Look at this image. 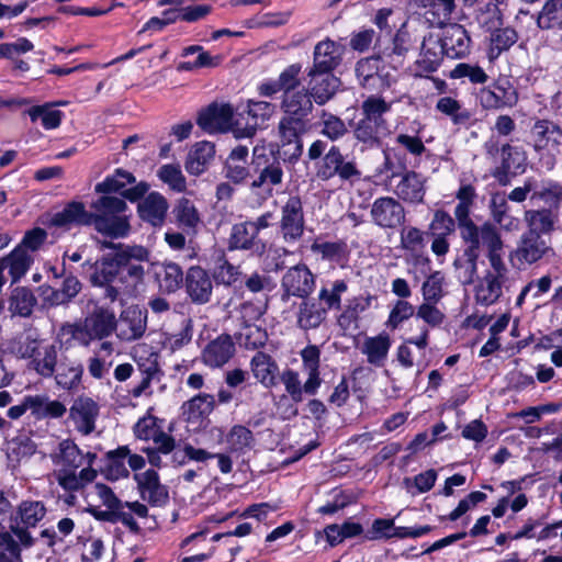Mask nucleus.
I'll return each instance as SVG.
<instances>
[{"instance_id":"1","label":"nucleus","mask_w":562,"mask_h":562,"mask_svg":"<svg viewBox=\"0 0 562 562\" xmlns=\"http://www.w3.org/2000/svg\"><path fill=\"white\" fill-rule=\"evenodd\" d=\"M102 247L114 249L93 263L89 281L93 286L104 290L103 297L111 303L122 295L135 296L137 286L143 284L145 269L143 262L149 261V250L139 245L102 243Z\"/></svg>"},{"instance_id":"2","label":"nucleus","mask_w":562,"mask_h":562,"mask_svg":"<svg viewBox=\"0 0 562 562\" xmlns=\"http://www.w3.org/2000/svg\"><path fill=\"white\" fill-rule=\"evenodd\" d=\"M280 109L283 112L278 124L280 147L283 148V161H296L303 153L302 136L310 130L308 115L314 105L308 90L301 88L282 94Z\"/></svg>"},{"instance_id":"3","label":"nucleus","mask_w":562,"mask_h":562,"mask_svg":"<svg viewBox=\"0 0 562 562\" xmlns=\"http://www.w3.org/2000/svg\"><path fill=\"white\" fill-rule=\"evenodd\" d=\"M472 205L459 202L454 209V222L465 246L462 257L454 261V266L460 270L459 278L463 284L473 282L477 273V259L482 247L502 240L501 232L495 224L485 222L482 225H476L473 222L470 217Z\"/></svg>"},{"instance_id":"4","label":"nucleus","mask_w":562,"mask_h":562,"mask_svg":"<svg viewBox=\"0 0 562 562\" xmlns=\"http://www.w3.org/2000/svg\"><path fill=\"white\" fill-rule=\"evenodd\" d=\"M482 252L490 262V269L479 279L474 289V297L477 304L490 306L498 302L505 291H509L513 280L504 261L505 245L503 239L482 247Z\"/></svg>"},{"instance_id":"5","label":"nucleus","mask_w":562,"mask_h":562,"mask_svg":"<svg viewBox=\"0 0 562 562\" xmlns=\"http://www.w3.org/2000/svg\"><path fill=\"white\" fill-rule=\"evenodd\" d=\"M52 462L56 467L53 472L58 485L66 492H78L93 482L98 475L97 470L82 468L83 452L70 439L61 440L56 450L50 454Z\"/></svg>"},{"instance_id":"6","label":"nucleus","mask_w":562,"mask_h":562,"mask_svg":"<svg viewBox=\"0 0 562 562\" xmlns=\"http://www.w3.org/2000/svg\"><path fill=\"white\" fill-rule=\"evenodd\" d=\"M251 181L249 190L262 201L274 194V189L282 184L284 178L281 158L265 145H257L252 149L250 162Z\"/></svg>"},{"instance_id":"7","label":"nucleus","mask_w":562,"mask_h":562,"mask_svg":"<svg viewBox=\"0 0 562 562\" xmlns=\"http://www.w3.org/2000/svg\"><path fill=\"white\" fill-rule=\"evenodd\" d=\"M116 325L117 319L111 308L94 304L82 325L64 324L59 329L58 339L61 340L67 336L66 342L75 339L87 346L92 339H103L110 336L116 329Z\"/></svg>"},{"instance_id":"8","label":"nucleus","mask_w":562,"mask_h":562,"mask_svg":"<svg viewBox=\"0 0 562 562\" xmlns=\"http://www.w3.org/2000/svg\"><path fill=\"white\" fill-rule=\"evenodd\" d=\"M94 210L91 213L89 225L95 231L110 238L125 237L130 232L127 216L124 215L126 203L123 199L104 195L91 204Z\"/></svg>"},{"instance_id":"9","label":"nucleus","mask_w":562,"mask_h":562,"mask_svg":"<svg viewBox=\"0 0 562 562\" xmlns=\"http://www.w3.org/2000/svg\"><path fill=\"white\" fill-rule=\"evenodd\" d=\"M562 126L548 119H536L528 134L530 146L538 165L550 171L557 165V154L560 151Z\"/></svg>"},{"instance_id":"10","label":"nucleus","mask_w":562,"mask_h":562,"mask_svg":"<svg viewBox=\"0 0 562 562\" xmlns=\"http://www.w3.org/2000/svg\"><path fill=\"white\" fill-rule=\"evenodd\" d=\"M316 177L322 181H328L335 177L346 182L360 180L361 171L358 169L355 160H347L340 148L336 145L330 146L324 157L316 165Z\"/></svg>"},{"instance_id":"11","label":"nucleus","mask_w":562,"mask_h":562,"mask_svg":"<svg viewBox=\"0 0 562 562\" xmlns=\"http://www.w3.org/2000/svg\"><path fill=\"white\" fill-rule=\"evenodd\" d=\"M273 112L274 105L270 102L249 101L246 108L236 112V137H251Z\"/></svg>"},{"instance_id":"12","label":"nucleus","mask_w":562,"mask_h":562,"mask_svg":"<svg viewBox=\"0 0 562 562\" xmlns=\"http://www.w3.org/2000/svg\"><path fill=\"white\" fill-rule=\"evenodd\" d=\"M236 113L231 104L212 103L198 116V125L207 133L233 131L236 134Z\"/></svg>"},{"instance_id":"13","label":"nucleus","mask_w":562,"mask_h":562,"mask_svg":"<svg viewBox=\"0 0 562 562\" xmlns=\"http://www.w3.org/2000/svg\"><path fill=\"white\" fill-rule=\"evenodd\" d=\"M518 100V92L508 80L494 82L480 89L477 93L480 105L488 111L514 108Z\"/></svg>"},{"instance_id":"14","label":"nucleus","mask_w":562,"mask_h":562,"mask_svg":"<svg viewBox=\"0 0 562 562\" xmlns=\"http://www.w3.org/2000/svg\"><path fill=\"white\" fill-rule=\"evenodd\" d=\"M315 288V276L305 265L291 267L281 279L283 291L281 299L288 301L290 296L306 299Z\"/></svg>"},{"instance_id":"15","label":"nucleus","mask_w":562,"mask_h":562,"mask_svg":"<svg viewBox=\"0 0 562 562\" xmlns=\"http://www.w3.org/2000/svg\"><path fill=\"white\" fill-rule=\"evenodd\" d=\"M303 203L299 195H291L281 207L280 233L286 243L299 240L304 233Z\"/></svg>"},{"instance_id":"16","label":"nucleus","mask_w":562,"mask_h":562,"mask_svg":"<svg viewBox=\"0 0 562 562\" xmlns=\"http://www.w3.org/2000/svg\"><path fill=\"white\" fill-rule=\"evenodd\" d=\"M134 182L135 177L131 172L123 169H116L113 176L108 177L95 186V191L99 193L120 192L123 198L130 201H137L145 195L148 190V186L145 182H139L133 188L124 189L127 184Z\"/></svg>"},{"instance_id":"17","label":"nucleus","mask_w":562,"mask_h":562,"mask_svg":"<svg viewBox=\"0 0 562 562\" xmlns=\"http://www.w3.org/2000/svg\"><path fill=\"white\" fill-rule=\"evenodd\" d=\"M515 255L520 262L529 265L544 257L553 256L554 251L551 247V238L533 233H524Z\"/></svg>"},{"instance_id":"18","label":"nucleus","mask_w":562,"mask_h":562,"mask_svg":"<svg viewBox=\"0 0 562 562\" xmlns=\"http://www.w3.org/2000/svg\"><path fill=\"white\" fill-rule=\"evenodd\" d=\"M134 480L143 501L155 507H162L169 501L167 486L160 483L158 473L155 470H146L135 473Z\"/></svg>"},{"instance_id":"19","label":"nucleus","mask_w":562,"mask_h":562,"mask_svg":"<svg viewBox=\"0 0 562 562\" xmlns=\"http://www.w3.org/2000/svg\"><path fill=\"white\" fill-rule=\"evenodd\" d=\"M372 222L382 228H395L405 221L403 205L391 196L376 199L370 211Z\"/></svg>"},{"instance_id":"20","label":"nucleus","mask_w":562,"mask_h":562,"mask_svg":"<svg viewBox=\"0 0 562 562\" xmlns=\"http://www.w3.org/2000/svg\"><path fill=\"white\" fill-rule=\"evenodd\" d=\"M443 54L449 58H463L470 52L471 38L461 24H449L439 38Z\"/></svg>"},{"instance_id":"21","label":"nucleus","mask_w":562,"mask_h":562,"mask_svg":"<svg viewBox=\"0 0 562 562\" xmlns=\"http://www.w3.org/2000/svg\"><path fill=\"white\" fill-rule=\"evenodd\" d=\"M236 348L233 338L222 334L206 344L202 349V362L210 368H221L235 355Z\"/></svg>"},{"instance_id":"22","label":"nucleus","mask_w":562,"mask_h":562,"mask_svg":"<svg viewBox=\"0 0 562 562\" xmlns=\"http://www.w3.org/2000/svg\"><path fill=\"white\" fill-rule=\"evenodd\" d=\"M147 327V317L138 307L124 310L116 325V336L123 341H133L143 337Z\"/></svg>"},{"instance_id":"23","label":"nucleus","mask_w":562,"mask_h":562,"mask_svg":"<svg viewBox=\"0 0 562 562\" xmlns=\"http://www.w3.org/2000/svg\"><path fill=\"white\" fill-rule=\"evenodd\" d=\"M342 53L344 47L329 38L317 43L310 70L313 75L317 71L333 72L340 65Z\"/></svg>"},{"instance_id":"24","label":"nucleus","mask_w":562,"mask_h":562,"mask_svg":"<svg viewBox=\"0 0 562 562\" xmlns=\"http://www.w3.org/2000/svg\"><path fill=\"white\" fill-rule=\"evenodd\" d=\"M99 415L98 404L90 397H78L70 407V418L82 435H90L95 428Z\"/></svg>"},{"instance_id":"25","label":"nucleus","mask_w":562,"mask_h":562,"mask_svg":"<svg viewBox=\"0 0 562 562\" xmlns=\"http://www.w3.org/2000/svg\"><path fill=\"white\" fill-rule=\"evenodd\" d=\"M308 77V94L318 105L327 103L337 92L339 88V79L333 72L317 71L312 74L307 71Z\"/></svg>"},{"instance_id":"26","label":"nucleus","mask_w":562,"mask_h":562,"mask_svg":"<svg viewBox=\"0 0 562 562\" xmlns=\"http://www.w3.org/2000/svg\"><path fill=\"white\" fill-rule=\"evenodd\" d=\"M425 178L416 171H406L394 186L395 195L407 203H420L426 192Z\"/></svg>"},{"instance_id":"27","label":"nucleus","mask_w":562,"mask_h":562,"mask_svg":"<svg viewBox=\"0 0 562 562\" xmlns=\"http://www.w3.org/2000/svg\"><path fill=\"white\" fill-rule=\"evenodd\" d=\"M186 288L194 303H207L212 295V281L204 269L191 267L186 276Z\"/></svg>"},{"instance_id":"28","label":"nucleus","mask_w":562,"mask_h":562,"mask_svg":"<svg viewBox=\"0 0 562 562\" xmlns=\"http://www.w3.org/2000/svg\"><path fill=\"white\" fill-rule=\"evenodd\" d=\"M265 248L266 245L258 240V236L247 222L233 225L228 238L229 250H252L261 255Z\"/></svg>"},{"instance_id":"29","label":"nucleus","mask_w":562,"mask_h":562,"mask_svg":"<svg viewBox=\"0 0 562 562\" xmlns=\"http://www.w3.org/2000/svg\"><path fill=\"white\" fill-rule=\"evenodd\" d=\"M134 515L139 518H145L148 516V508L146 505L139 502H121L120 506L115 507L113 510H110L108 514V521L110 522H121L131 532L137 533L140 528L137 521L134 519Z\"/></svg>"},{"instance_id":"30","label":"nucleus","mask_w":562,"mask_h":562,"mask_svg":"<svg viewBox=\"0 0 562 562\" xmlns=\"http://www.w3.org/2000/svg\"><path fill=\"white\" fill-rule=\"evenodd\" d=\"M91 213L87 212L83 203L72 201L55 213L49 221L50 226L70 229L74 226L89 225Z\"/></svg>"},{"instance_id":"31","label":"nucleus","mask_w":562,"mask_h":562,"mask_svg":"<svg viewBox=\"0 0 562 562\" xmlns=\"http://www.w3.org/2000/svg\"><path fill=\"white\" fill-rule=\"evenodd\" d=\"M442 55L445 54L443 49H441L439 38L431 34L424 36L420 46V54L416 60L418 75L422 76L423 74L436 71L440 65Z\"/></svg>"},{"instance_id":"32","label":"nucleus","mask_w":562,"mask_h":562,"mask_svg":"<svg viewBox=\"0 0 562 562\" xmlns=\"http://www.w3.org/2000/svg\"><path fill=\"white\" fill-rule=\"evenodd\" d=\"M250 370L254 378L265 387L277 385L279 366L270 355L257 351L250 360Z\"/></svg>"},{"instance_id":"33","label":"nucleus","mask_w":562,"mask_h":562,"mask_svg":"<svg viewBox=\"0 0 562 562\" xmlns=\"http://www.w3.org/2000/svg\"><path fill=\"white\" fill-rule=\"evenodd\" d=\"M426 233L415 226H404L400 232L401 248L405 250L415 263H428V257H424L426 248Z\"/></svg>"},{"instance_id":"34","label":"nucleus","mask_w":562,"mask_h":562,"mask_svg":"<svg viewBox=\"0 0 562 562\" xmlns=\"http://www.w3.org/2000/svg\"><path fill=\"white\" fill-rule=\"evenodd\" d=\"M83 367L75 359L63 356L55 368L56 383L65 390L76 389L82 378Z\"/></svg>"},{"instance_id":"35","label":"nucleus","mask_w":562,"mask_h":562,"mask_svg":"<svg viewBox=\"0 0 562 562\" xmlns=\"http://www.w3.org/2000/svg\"><path fill=\"white\" fill-rule=\"evenodd\" d=\"M168 211L167 200L157 192L149 193L138 205L140 217L153 226H161Z\"/></svg>"},{"instance_id":"36","label":"nucleus","mask_w":562,"mask_h":562,"mask_svg":"<svg viewBox=\"0 0 562 562\" xmlns=\"http://www.w3.org/2000/svg\"><path fill=\"white\" fill-rule=\"evenodd\" d=\"M319 357L321 351L316 346H307L301 351L303 369L308 375L305 381V393L308 395L316 394L322 384L319 376Z\"/></svg>"},{"instance_id":"37","label":"nucleus","mask_w":562,"mask_h":562,"mask_svg":"<svg viewBox=\"0 0 562 562\" xmlns=\"http://www.w3.org/2000/svg\"><path fill=\"white\" fill-rule=\"evenodd\" d=\"M214 406V396L202 393L183 403L182 415L188 423L198 424L212 413Z\"/></svg>"},{"instance_id":"38","label":"nucleus","mask_w":562,"mask_h":562,"mask_svg":"<svg viewBox=\"0 0 562 562\" xmlns=\"http://www.w3.org/2000/svg\"><path fill=\"white\" fill-rule=\"evenodd\" d=\"M387 133V124L378 121H371L361 117L353 127L355 138L367 145L373 147L380 144L382 137Z\"/></svg>"},{"instance_id":"39","label":"nucleus","mask_w":562,"mask_h":562,"mask_svg":"<svg viewBox=\"0 0 562 562\" xmlns=\"http://www.w3.org/2000/svg\"><path fill=\"white\" fill-rule=\"evenodd\" d=\"M326 308L321 302L304 299L299 306L297 325L304 330L314 329L326 319Z\"/></svg>"},{"instance_id":"40","label":"nucleus","mask_w":562,"mask_h":562,"mask_svg":"<svg viewBox=\"0 0 562 562\" xmlns=\"http://www.w3.org/2000/svg\"><path fill=\"white\" fill-rule=\"evenodd\" d=\"M391 347V338L382 333L374 337H367L361 346V352L367 356L370 364L383 366Z\"/></svg>"},{"instance_id":"41","label":"nucleus","mask_w":562,"mask_h":562,"mask_svg":"<svg viewBox=\"0 0 562 562\" xmlns=\"http://www.w3.org/2000/svg\"><path fill=\"white\" fill-rule=\"evenodd\" d=\"M537 26L543 31H562V0H544L537 13Z\"/></svg>"},{"instance_id":"42","label":"nucleus","mask_w":562,"mask_h":562,"mask_svg":"<svg viewBox=\"0 0 562 562\" xmlns=\"http://www.w3.org/2000/svg\"><path fill=\"white\" fill-rule=\"evenodd\" d=\"M215 154L214 145L210 142L196 143L188 155L186 169L191 175H201L206 165L213 159Z\"/></svg>"},{"instance_id":"43","label":"nucleus","mask_w":562,"mask_h":562,"mask_svg":"<svg viewBox=\"0 0 562 562\" xmlns=\"http://www.w3.org/2000/svg\"><path fill=\"white\" fill-rule=\"evenodd\" d=\"M58 361L57 347L54 344H48L41 347L35 360L30 361V368L43 378H50L55 373Z\"/></svg>"},{"instance_id":"44","label":"nucleus","mask_w":562,"mask_h":562,"mask_svg":"<svg viewBox=\"0 0 562 562\" xmlns=\"http://www.w3.org/2000/svg\"><path fill=\"white\" fill-rule=\"evenodd\" d=\"M425 16L431 25L446 24L456 9L454 0H422Z\"/></svg>"},{"instance_id":"45","label":"nucleus","mask_w":562,"mask_h":562,"mask_svg":"<svg viewBox=\"0 0 562 562\" xmlns=\"http://www.w3.org/2000/svg\"><path fill=\"white\" fill-rule=\"evenodd\" d=\"M381 63L380 56H371L362 58L356 64L355 71L361 86L364 88L374 87L376 80H382Z\"/></svg>"},{"instance_id":"46","label":"nucleus","mask_w":562,"mask_h":562,"mask_svg":"<svg viewBox=\"0 0 562 562\" xmlns=\"http://www.w3.org/2000/svg\"><path fill=\"white\" fill-rule=\"evenodd\" d=\"M33 292L24 286L15 288L9 299V310L13 315L29 317L36 304Z\"/></svg>"},{"instance_id":"47","label":"nucleus","mask_w":562,"mask_h":562,"mask_svg":"<svg viewBox=\"0 0 562 562\" xmlns=\"http://www.w3.org/2000/svg\"><path fill=\"white\" fill-rule=\"evenodd\" d=\"M436 110L449 116L454 125H467L472 119L470 110L463 108L461 103L451 98L442 97L436 103Z\"/></svg>"},{"instance_id":"48","label":"nucleus","mask_w":562,"mask_h":562,"mask_svg":"<svg viewBox=\"0 0 562 562\" xmlns=\"http://www.w3.org/2000/svg\"><path fill=\"white\" fill-rule=\"evenodd\" d=\"M529 229L526 233L549 236L554 227V216L549 210H530L525 214Z\"/></svg>"},{"instance_id":"49","label":"nucleus","mask_w":562,"mask_h":562,"mask_svg":"<svg viewBox=\"0 0 562 562\" xmlns=\"http://www.w3.org/2000/svg\"><path fill=\"white\" fill-rule=\"evenodd\" d=\"M236 339L246 349H257L265 346L268 335L265 328L256 323L240 325Z\"/></svg>"},{"instance_id":"50","label":"nucleus","mask_w":562,"mask_h":562,"mask_svg":"<svg viewBox=\"0 0 562 562\" xmlns=\"http://www.w3.org/2000/svg\"><path fill=\"white\" fill-rule=\"evenodd\" d=\"M525 169V157L521 148L513 146L508 143L501 146V166L495 173L507 175L510 171H524Z\"/></svg>"},{"instance_id":"51","label":"nucleus","mask_w":562,"mask_h":562,"mask_svg":"<svg viewBox=\"0 0 562 562\" xmlns=\"http://www.w3.org/2000/svg\"><path fill=\"white\" fill-rule=\"evenodd\" d=\"M156 278L160 289L166 292H175L183 282L182 269L173 262H165L156 270Z\"/></svg>"},{"instance_id":"52","label":"nucleus","mask_w":562,"mask_h":562,"mask_svg":"<svg viewBox=\"0 0 562 562\" xmlns=\"http://www.w3.org/2000/svg\"><path fill=\"white\" fill-rule=\"evenodd\" d=\"M372 302V296L370 295H359L349 300L345 306V310L338 317V324L348 328L351 324H355L359 315L367 311Z\"/></svg>"},{"instance_id":"53","label":"nucleus","mask_w":562,"mask_h":562,"mask_svg":"<svg viewBox=\"0 0 562 562\" xmlns=\"http://www.w3.org/2000/svg\"><path fill=\"white\" fill-rule=\"evenodd\" d=\"M321 133L331 142L342 138L348 133L346 123L337 115L322 111L321 114Z\"/></svg>"},{"instance_id":"54","label":"nucleus","mask_w":562,"mask_h":562,"mask_svg":"<svg viewBox=\"0 0 562 562\" xmlns=\"http://www.w3.org/2000/svg\"><path fill=\"white\" fill-rule=\"evenodd\" d=\"M348 290V284L345 280H336L330 288L323 286L318 293V301L325 304L327 310H340L341 295Z\"/></svg>"},{"instance_id":"55","label":"nucleus","mask_w":562,"mask_h":562,"mask_svg":"<svg viewBox=\"0 0 562 562\" xmlns=\"http://www.w3.org/2000/svg\"><path fill=\"white\" fill-rule=\"evenodd\" d=\"M266 311L267 297L263 300L258 297L255 301L245 300L237 308L240 325L256 323L266 313Z\"/></svg>"},{"instance_id":"56","label":"nucleus","mask_w":562,"mask_h":562,"mask_svg":"<svg viewBox=\"0 0 562 562\" xmlns=\"http://www.w3.org/2000/svg\"><path fill=\"white\" fill-rule=\"evenodd\" d=\"M475 20L486 31H493L501 23V11L493 0L480 4L475 12Z\"/></svg>"},{"instance_id":"57","label":"nucleus","mask_w":562,"mask_h":562,"mask_svg":"<svg viewBox=\"0 0 562 562\" xmlns=\"http://www.w3.org/2000/svg\"><path fill=\"white\" fill-rule=\"evenodd\" d=\"M391 110V103L379 95L368 97L361 104V114L371 121L386 123L383 115Z\"/></svg>"},{"instance_id":"58","label":"nucleus","mask_w":562,"mask_h":562,"mask_svg":"<svg viewBox=\"0 0 562 562\" xmlns=\"http://www.w3.org/2000/svg\"><path fill=\"white\" fill-rule=\"evenodd\" d=\"M193 337V322L189 317H183L179 331L170 334L165 339V347L175 352L191 342Z\"/></svg>"},{"instance_id":"59","label":"nucleus","mask_w":562,"mask_h":562,"mask_svg":"<svg viewBox=\"0 0 562 562\" xmlns=\"http://www.w3.org/2000/svg\"><path fill=\"white\" fill-rule=\"evenodd\" d=\"M437 480V472L432 469L415 475L414 477H405L403 486L412 495L416 493H426L430 491Z\"/></svg>"},{"instance_id":"60","label":"nucleus","mask_w":562,"mask_h":562,"mask_svg":"<svg viewBox=\"0 0 562 562\" xmlns=\"http://www.w3.org/2000/svg\"><path fill=\"white\" fill-rule=\"evenodd\" d=\"M31 120L35 122L41 119L46 130H53L60 125L63 112L52 109L50 104L36 105L27 111Z\"/></svg>"},{"instance_id":"61","label":"nucleus","mask_w":562,"mask_h":562,"mask_svg":"<svg viewBox=\"0 0 562 562\" xmlns=\"http://www.w3.org/2000/svg\"><path fill=\"white\" fill-rule=\"evenodd\" d=\"M173 213L178 223L188 228H194L200 223V215L192 201L181 198Z\"/></svg>"},{"instance_id":"62","label":"nucleus","mask_w":562,"mask_h":562,"mask_svg":"<svg viewBox=\"0 0 562 562\" xmlns=\"http://www.w3.org/2000/svg\"><path fill=\"white\" fill-rule=\"evenodd\" d=\"M159 179L177 192H183L187 189V181L179 165L167 164L158 170Z\"/></svg>"},{"instance_id":"63","label":"nucleus","mask_w":562,"mask_h":562,"mask_svg":"<svg viewBox=\"0 0 562 562\" xmlns=\"http://www.w3.org/2000/svg\"><path fill=\"white\" fill-rule=\"evenodd\" d=\"M213 276L218 284L229 286L240 280L243 272L239 266H235L225 258H221Z\"/></svg>"},{"instance_id":"64","label":"nucleus","mask_w":562,"mask_h":562,"mask_svg":"<svg viewBox=\"0 0 562 562\" xmlns=\"http://www.w3.org/2000/svg\"><path fill=\"white\" fill-rule=\"evenodd\" d=\"M19 514L26 527H35L44 518L46 508L42 502L24 501L19 506Z\"/></svg>"}]
</instances>
